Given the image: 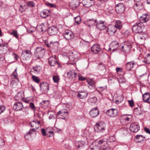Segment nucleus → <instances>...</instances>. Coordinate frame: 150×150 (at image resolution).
I'll return each instance as SVG.
<instances>
[{
  "instance_id": "obj_39",
  "label": "nucleus",
  "mask_w": 150,
  "mask_h": 150,
  "mask_svg": "<svg viewBox=\"0 0 150 150\" xmlns=\"http://www.w3.org/2000/svg\"><path fill=\"white\" fill-rule=\"evenodd\" d=\"M21 55L27 56H28L31 55V52L28 50H24L23 51L21 54Z\"/></svg>"
},
{
  "instance_id": "obj_52",
  "label": "nucleus",
  "mask_w": 150,
  "mask_h": 150,
  "mask_svg": "<svg viewBox=\"0 0 150 150\" xmlns=\"http://www.w3.org/2000/svg\"><path fill=\"white\" fill-rule=\"evenodd\" d=\"M128 102L129 103L130 106L131 107H132L134 106V101L132 100H128Z\"/></svg>"
},
{
  "instance_id": "obj_25",
  "label": "nucleus",
  "mask_w": 150,
  "mask_h": 150,
  "mask_svg": "<svg viewBox=\"0 0 150 150\" xmlns=\"http://www.w3.org/2000/svg\"><path fill=\"white\" fill-rule=\"evenodd\" d=\"M123 23L120 20H117L115 23V25H114L116 29L119 30L121 29L122 28Z\"/></svg>"
},
{
  "instance_id": "obj_40",
  "label": "nucleus",
  "mask_w": 150,
  "mask_h": 150,
  "mask_svg": "<svg viewBox=\"0 0 150 150\" xmlns=\"http://www.w3.org/2000/svg\"><path fill=\"white\" fill-rule=\"evenodd\" d=\"M68 114V110L66 109H63L59 111L57 113V115H59L61 114H62V115H64V114Z\"/></svg>"
},
{
  "instance_id": "obj_49",
  "label": "nucleus",
  "mask_w": 150,
  "mask_h": 150,
  "mask_svg": "<svg viewBox=\"0 0 150 150\" xmlns=\"http://www.w3.org/2000/svg\"><path fill=\"white\" fill-rule=\"evenodd\" d=\"M53 79L54 82L56 83H58L59 80V77L57 76H54Z\"/></svg>"
},
{
  "instance_id": "obj_15",
  "label": "nucleus",
  "mask_w": 150,
  "mask_h": 150,
  "mask_svg": "<svg viewBox=\"0 0 150 150\" xmlns=\"http://www.w3.org/2000/svg\"><path fill=\"white\" fill-rule=\"evenodd\" d=\"M91 50L93 53L96 54L100 51L101 49L98 45L96 44L93 45L91 47Z\"/></svg>"
},
{
  "instance_id": "obj_43",
  "label": "nucleus",
  "mask_w": 150,
  "mask_h": 150,
  "mask_svg": "<svg viewBox=\"0 0 150 150\" xmlns=\"http://www.w3.org/2000/svg\"><path fill=\"white\" fill-rule=\"evenodd\" d=\"M10 34L13 35L14 37H15L18 40L19 39V37L18 34V33L17 30H13L12 32L10 33Z\"/></svg>"
},
{
  "instance_id": "obj_16",
  "label": "nucleus",
  "mask_w": 150,
  "mask_h": 150,
  "mask_svg": "<svg viewBox=\"0 0 150 150\" xmlns=\"http://www.w3.org/2000/svg\"><path fill=\"white\" fill-rule=\"evenodd\" d=\"M58 31L57 28L55 26H52L48 28L47 32L50 35H53L57 33Z\"/></svg>"
},
{
  "instance_id": "obj_41",
  "label": "nucleus",
  "mask_w": 150,
  "mask_h": 150,
  "mask_svg": "<svg viewBox=\"0 0 150 150\" xmlns=\"http://www.w3.org/2000/svg\"><path fill=\"white\" fill-rule=\"evenodd\" d=\"M74 19L75 22V23L76 25H78L80 24L81 22V18L80 16L79 15L74 18Z\"/></svg>"
},
{
  "instance_id": "obj_44",
  "label": "nucleus",
  "mask_w": 150,
  "mask_h": 150,
  "mask_svg": "<svg viewBox=\"0 0 150 150\" xmlns=\"http://www.w3.org/2000/svg\"><path fill=\"white\" fill-rule=\"evenodd\" d=\"M32 79L33 81L37 83H39L40 81V79L38 77L35 75H33L32 76Z\"/></svg>"
},
{
  "instance_id": "obj_4",
  "label": "nucleus",
  "mask_w": 150,
  "mask_h": 150,
  "mask_svg": "<svg viewBox=\"0 0 150 150\" xmlns=\"http://www.w3.org/2000/svg\"><path fill=\"white\" fill-rule=\"evenodd\" d=\"M119 46V43L116 41L112 42L111 44V47L108 49V51L111 52L110 53H114Z\"/></svg>"
},
{
  "instance_id": "obj_18",
  "label": "nucleus",
  "mask_w": 150,
  "mask_h": 150,
  "mask_svg": "<svg viewBox=\"0 0 150 150\" xmlns=\"http://www.w3.org/2000/svg\"><path fill=\"white\" fill-rule=\"evenodd\" d=\"M31 127H34V129H38L41 126L40 122L38 120H33L30 123Z\"/></svg>"
},
{
  "instance_id": "obj_55",
  "label": "nucleus",
  "mask_w": 150,
  "mask_h": 150,
  "mask_svg": "<svg viewBox=\"0 0 150 150\" xmlns=\"http://www.w3.org/2000/svg\"><path fill=\"white\" fill-rule=\"evenodd\" d=\"M121 130L124 132V134H126L128 133V129L127 128H123Z\"/></svg>"
},
{
  "instance_id": "obj_20",
  "label": "nucleus",
  "mask_w": 150,
  "mask_h": 150,
  "mask_svg": "<svg viewBox=\"0 0 150 150\" xmlns=\"http://www.w3.org/2000/svg\"><path fill=\"white\" fill-rule=\"evenodd\" d=\"M143 99L144 102L150 103V93L149 92L145 93L143 95Z\"/></svg>"
},
{
  "instance_id": "obj_13",
  "label": "nucleus",
  "mask_w": 150,
  "mask_h": 150,
  "mask_svg": "<svg viewBox=\"0 0 150 150\" xmlns=\"http://www.w3.org/2000/svg\"><path fill=\"white\" fill-rule=\"evenodd\" d=\"M94 0H83L82 3L83 6L87 7L92 6L94 4Z\"/></svg>"
},
{
  "instance_id": "obj_31",
  "label": "nucleus",
  "mask_w": 150,
  "mask_h": 150,
  "mask_svg": "<svg viewBox=\"0 0 150 150\" xmlns=\"http://www.w3.org/2000/svg\"><path fill=\"white\" fill-rule=\"evenodd\" d=\"M40 104L42 107L44 108H46L48 106L49 104V102L48 100H44L40 103Z\"/></svg>"
},
{
  "instance_id": "obj_48",
  "label": "nucleus",
  "mask_w": 150,
  "mask_h": 150,
  "mask_svg": "<svg viewBox=\"0 0 150 150\" xmlns=\"http://www.w3.org/2000/svg\"><path fill=\"white\" fill-rule=\"evenodd\" d=\"M5 145V142L4 139L0 137V148Z\"/></svg>"
},
{
  "instance_id": "obj_54",
  "label": "nucleus",
  "mask_w": 150,
  "mask_h": 150,
  "mask_svg": "<svg viewBox=\"0 0 150 150\" xmlns=\"http://www.w3.org/2000/svg\"><path fill=\"white\" fill-rule=\"evenodd\" d=\"M66 107L68 109L70 110L71 108V103H67L65 105Z\"/></svg>"
},
{
  "instance_id": "obj_62",
  "label": "nucleus",
  "mask_w": 150,
  "mask_h": 150,
  "mask_svg": "<svg viewBox=\"0 0 150 150\" xmlns=\"http://www.w3.org/2000/svg\"><path fill=\"white\" fill-rule=\"evenodd\" d=\"M12 75L14 77V78H16L17 76V74L16 72L14 71L12 74Z\"/></svg>"
},
{
  "instance_id": "obj_10",
  "label": "nucleus",
  "mask_w": 150,
  "mask_h": 150,
  "mask_svg": "<svg viewBox=\"0 0 150 150\" xmlns=\"http://www.w3.org/2000/svg\"><path fill=\"white\" fill-rule=\"evenodd\" d=\"M64 37L67 40H70L74 37L73 33L70 31L66 30L64 34Z\"/></svg>"
},
{
  "instance_id": "obj_28",
  "label": "nucleus",
  "mask_w": 150,
  "mask_h": 150,
  "mask_svg": "<svg viewBox=\"0 0 150 150\" xmlns=\"http://www.w3.org/2000/svg\"><path fill=\"white\" fill-rule=\"evenodd\" d=\"M45 51L44 49L41 47H37L36 50V52L39 54L38 56L44 55Z\"/></svg>"
},
{
  "instance_id": "obj_19",
  "label": "nucleus",
  "mask_w": 150,
  "mask_h": 150,
  "mask_svg": "<svg viewBox=\"0 0 150 150\" xmlns=\"http://www.w3.org/2000/svg\"><path fill=\"white\" fill-rule=\"evenodd\" d=\"M88 95V93L86 91H79L77 96L81 99H84L86 98Z\"/></svg>"
},
{
  "instance_id": "obj_7",
  "label": "nucleus",
  "mask_w": 150,
  "mask_h": 150,
  "mask_svg": "<svg viewBox=\"0 0 150 150\" xmlns=\"http://www.w3.org/2000/svg\"><path fill=\"white\" fill-rule=\"evenodd\" d=\"M24 108L22 103L20 102H15L13 105V109L16 111H21Z\"/></svg>"
},
{
  "instance_id": "obj_22",
  "label": "nucleus",
  "mask_w": 150,
  "mask_h": 150,
  "mask_svg": "<svg viewBox=\"0 0 150 150\" xmlns=\"http://www.w3.org/2000/svg\"><path fill=\"white\" fill-rule=\"evenodd\" d=\"M105 142V141L103 140H99L94 147L95 149H96L97 150H99L103 146V144Z\"/></svg>"
},
{
  "instance_id": "obj_34",
  "label": "nucleus",
  "mask_w": 150,
  "mask_h": 150,
  "mask_svg": "<svg viewBox=\"0 0 150 150\" xmlns=\"http://www.w3.org/2000/svg\"><path fill=\"white\" fill-rule=\"evenodd\" d=\"M135 138L137 140V142H140L142 141H144L145 140V137L142 135H137Z\"/></svg>"
},
{
  "instance_id": "obj_9",
  "label": "nucleus",
  "mask_w": 150,
  "mask_h": 150,
  "mask_svg": "<svg viewBox=\"0 0 150 150\" xmlns=\"http://www.w3.org/2000/svg\"><path fill=\"white\" fill-rule=\"evenodd\" d=\"M90 115L93 117H97L99 114V111L98 107H96L92 108L90 111Z\"/></svg>"
},
{
  "instance_id": "obj_5",
  "label": "nucleus",
  "mask_w": 150,
  "mask_h": 150,
  "mask_svg": "<svg viewBox=\"0 0 150 150\" xmlns=\"http://www.w3.org/2000/svg\"><path fill=\"white\" fill-rule=\"evenodd\" d=\"M131 43L128 42H125L123 45L121 46L122 50L125 52H128L131 48Z\"/></svg>"
},
{
  "instance_id": "obj_26",
  "label": "nucleus",
  "mask_w": 150,
  "mask_h": 150,
  "mask_svg": "<svg viewBox=\"0 0 150 150\" xmlns=\"http://www.w3.org/2000/svg\"><path fill=\"white\" fill-rule=\"evenodd\" d=\"M50 14L49 11L45 10L41 11L40 13V15L42 18H46Z\"/></svg>"
},
{
  "instance_id": "obj_27",
  "label": "nucleus",
  "mask_w": 150,
  "mask_h": 150,
  "mask_svg": "<svg viewBox=\"0 0 150 150\" xmlns=\"http://www.w3.org/2000/svg\"><path fill=\"white\" fill-rule=\"evenodd\" d=\"M134 63V62H127L126 65V69L128 71L131 70L133 67Z\"/></svg>"
},
{
  "instance_id": "obj_59",
  "label": "nucleus",
  "mask_w": 150,
  "mask_h": 150,
  "mask_svg": "<svg viewBox=\"0 0 150 150\" xmlns=\"http://www.w3.org/2000/svg\"><path fill=\"white\" fill-rule=\"evenodd\" d=\"M144 130L146 133L150 134V130L148 128L146 127H145Z\"/></svg>"
},
{
  "instance_id": "obj_53",
  "label": "nucleus",
  "mask_w": 150,
  "mask_h": 150,
  "mask_svg": "<svg viewBox=\"0 0 150 150\" xmlns=\"http://www.w3.org/2000/svg\"><path fill=\"white\" fill-rule=\"evenodd\" d=\"M42 133L44 136H47V133L46 132V130L44 129H41Z\"/></svg>"
},
{
  "instance_id": "obj_6",
  "label": "nucleus",
  "mask_w": 150,
  "mask_h": 150,
  "mask_svg": "<svg viewBox=\"0 0 150 150\" xmlns=\"http://www.w3.org/2000/svg\"><path fill=\"white\" fill-rule=\"evenodd\" d=\"M129 129L131 132H136L139 130L140 127L137 123L133 122L131 124Z\"/></svg>"
},
{
  "instance_id": "obj_24",
  "label": "nucleus",
  "mask_w": 150,
  "mask_h": 150,
  "mask_svg": "<svg viewBox=\"0 0 150 150\" xmlns=\"http://www.w3.org/2000/svg\"><path fill=\"white\" fill-rule=\"evenodd\" d=\"M98 21L96 19L92 18L88 20V24L89 26H96L97 23Z\"/></svg>"
},
{
  "instance_id": "obj_14",
  "label": "nucleus",
  "mask_w": 150,
  "mask_h": 150,
  "mask_svg": "<svg viewBox=\"0 0 150 150\" xmlns=\"http://www.w3.org/2000/svg\"><path fill=\"white\" fill-rule=\"evenodd\" d=\"M40 86L43 91L47 92L49 90V84L46 82H42L40 84Z\"/></svg>"
},
{
  "instance_id": "obj_38",
  "label": "nucleus",
  "mask_w": 150,
  "mask_h": 150,
  "mask_svg": "<svg viewBox=\"0 0 150 150\" xmlns=\"http://www.w3.org/2000/svg\"><path fill=\"white\" fill-rule=\"evenodd\" d=\"M97 67L98 68L99 70L102 71L104 70L106 68V67L105 65L102 63H100L98 64Z\"/></svg>"
},
{
  "instance_id": "obj_58",
  "label": "nucleus",
  "mask_w": 150,
  "mask_h": 150,
  "mask_svg": "<svg viewBox=\"0 0 150 150\" xmlns=\"http://www.w3.org/2000/svg\"><path fill=\"white\" fill-rule=\"evenodd\" d=\"M138 3H136L135 4V5L137 7H141L142 6V3L139 2H138Z\"/></svg>"
},
{
  "instance_id": "obj_17",
  "label": "nucleus",
  "mask_w": 150,
  "mask_h": 150,
  "mask_svg": "<svg viewBox=\"0 0 150 150\" xmlns=\"http://www.w3.org/2000/svg\"><path fill=\"white\" fill-rule=\"evenodd\" d=\"M57 57H50L48 58L49 64L51 66H54L56 64H58V62L57 61Z\"/></svg>"
},
{
  "instance_id": "obj_60",
  "label": "nucleus",
  "mask_w": 150,
  "mask_h": 150,
  "mask_svg": "<svg viewBox=\"0 0 150 150\" xmlns=\"http://www.w3.org/2000/svg\"><path fill=\"white\" fill-rule=\"evenodd\" d=\"M122 69L121 68L119 67V68H116V72L117 73L119 72H122Z\"/></svg>"
},
{
  "instance_id": "obj_36",
  "label": "nucleus",
  "mask_w": 150,
  "mask_h": 150,
  "mask_svg": "<svg viewBox=\"0 0 150 150\" xmlns=\"http://www.w3.org/2000/svg\"><path fill=\"white\" fill-rule=\"evenodd\" d=\"M97 100V98L96 97H94L89 98L88 100V102L90 104H92L96 103Z\"/></svg>"
},
{
  "instance_id": "obj_35",
  "label": "nucleus",
  "mask_w": 150,
  "mask_h": 150,
  "mask_svg": "<svg viewBox=\"0 0 150 150\" xmlns=\"http://www.w3.org/2000/svg\"><path fill=\"white\" fill-rule=\"evenodd\" d=\"M26 5H24L22 6L21 5H20L21 7L23 9V7L27 6L28 7H33L35 6V4L32 1H28L26 2Z\"/></svg>"
},
{
  "instance_id": "obj_21",
  "label": "nucleus",
  "mask_w": 150,
  "mask_h": 150,
  "mask_svg": "<svg viewBox=\"0 0 150 150\" xmlns=\"http://www.w3.org/2000/svg\"><path fill=\"white\" fill-rule=\"evenodd\" d=\"M86 143L84 141H80L76 142L75 145L78 149H81L83 148L85 146Z\"/></svg>"
},
{
  "instance_id": "obj_42",
  "label": "nucleus",
  "mask_w": 150,
  "mask_h": 150,
  "mask_svg": "<svg viewBox=\"0 0 150 150\" xmlns=\"http://www.w3.org/2000/svg\"><path fill=\"white\" fill-rule=\"evenodd\" d=\"M106 86H99L98 88L96 91L98 92L101 93V92H103V91L105 90L106 89Z\"/></svg>"
},
{
  "instance_id": "obj_3",
  "label": "nucleus",
  "mask_w": 150,
  "mask_h": 150,
  "mask_svg": "<svg viewBox=\"0 0 150 150\" xmlns=\"http://www.w3.org/2000/svg\"><path fill=\"white\" fill-rule=\"evenodd\" d=\"M144 27L143 24L140 23H136L132 27L133 31L135 33H139L142 31Z\"/></svg>"
},
{
  "instance_id": "obj_2",
  "label": "nucleus",
  "mask_w": 150,
  "mask_h": 150,
  "mask_svg": "<svg viewBox=\"0 0 150 150\" xmlns=\"http://www.w3.org/2000/svg\"><path fill=\"white\" fill-rule=\"evenodd\" d=\"M106 113L107 115L110 117L114 118L116 117L118 115L119 112L118 109L111 108L108 109Z\"/></svg>"
},
{
  "instance_id": "obj_32",
  "label": "nucleus",
  "mask_w": 150,
  "mask_h": 150,
  "mask_svg": "<svg viewBox=\"0 0 150 150\" xmlns=\"http://www.w3.org/2000/svg\"><path fill=\"white\" fill-rule=\"evenodd\" d=\"M138 37L141 40H145L146 38H147V35L145 32L142 31L138 33Z\"/></svg>"
},
{
  "instance_id": "obj_63",
  "label": "nucleus",
  "mask_w": 150,
  "mask_h": 150,
  "mask_svg": "<svg viewBox=\"0 0 150 150\" xmlns=\"http://www.w3.org/2000/svg\"><path fill=\"white\" fill-rule=\"evenodd\" d=\"M31 136H30L29 134L28 133L25 135V137L26 139H29V137Z\"/></svg>"
},
{
  "instance_id": "obj_37",
  "label": "nucleus",
  "mask_w": 150,
  "mask_h": 150,
  "mask_svg": "<svg viewBox=\"0 0 150 150\" xmlns=\"http://www.w3.org/2000/svg\"><path fill=\"white\" fill-rule=\"evenodd\" d=\"M44 43L48 47H51L52 45L57 44V42H52L51 41L48 42V41L47 40H45L44 41Z\"/></svg>"
},
{
  "instance_id": "obj_46",
  "label": "nucleus",
  "mask_w": 150,
  "mask_h": 150,
  "mask_svg": "<svg viewBox=\"0 0 150 150\" xmlns=\"http://www.w3.org/2000/svg\"><path fill=\"white\" fill-rule=\"evenodd\" d=\"M35 132V129L33 128L30 129L28 133L29 134L30 136H32L33 134H36Z\"/></svg>"
},
{
  "instance_id": "obj_47",
  "label": "nucleus",
  "mask_w": 150,
  "mask_h": 150,
  "mask_svg": "<svg viewBox=\"0 0 150 150\" xmlns=\"http://www.w3.org/2000/svg\"><path fill=\"white\" fill-rule=\"evenodd\" d=\"M46 132L47 133L48 137H51L53 135V132L52 131H48V129H47Z\"/></svg>"
},
{
  "instance_id": "obj_57",
  "label": "nucleus",
  "mask_w": 150,
  "mask_h": 150,
  "mask_svg": "<svg viewBox=\"0 0 150 150\" xmlns=\"http://www.w3.org/2000/svg\"><path fill=\"white\" fill-rule=\"evenodd\" d=\"M79 79L81 81H85L86 79V78L82 76H80L79 77Z\"/></svg>"
},
{
  "instance_id": "obj_1",
  "label": "nucleus",
  "mask_w": 150,
  "mask_h": 150,
  "mask_svg": "<svg viewBox=\"0 0 150 150\" xmlns=\"http://www.w3.org/2000/svg\"><path fill=\"white\" fill-rule=\"evenodd\" d=\"M105 124L103 122H99L96 123L94 126V129L96 132H102L105 129Z\"/></svg>"
},
{
  "instance_id": "obj_8",
  "label": "nucleus",
  "mask_w": 150,
  "mask_h": 150,
  "mask_svg": "<svg viewBox=\"0 0 150 150\" xmlns=\"http://www.w3.org/2000/svg\"><path fill=\"white\" fill-rule=\"evenodd\" d=\"M106 27L104 21H98L97 23L96 27L99 30H104Z\"/></svg>"
},
{
  "instance_id": "obj_29",
  "label": "nucleus",
  "mask_w": 150,
  "mask_h": 150,
  "mask_svg": "<svg viewBox=\"0 0 150 150\" xmlns=\"http://www.w3.org/2000/svg\"><path fill=\"white\" fill-rule=\"evenodd\" d=\"M76 73L74 70H71L67 73L68 77L70 79H73L76 76Z\"/></svg>"
},
{
  "instance_id": "obj_51",
  "label": "nucleus",
  "mask_w": 150,
  "mask_h": 150,
  "mask_svg": "<svg viewBox=\"0 0 150 150\" xmlns=\"http://www.w3.org/2000/svg\"><path fill=\"white\" fill-rule=\"evenodd\" d=\"M6 109V107L4 106H0V114L3 112Z\"/></svg>"
},
{
  "instance_id": "obj_56",
  "label": "nucleus",
  "mask_w": 150,
  "mask_h": 150,
  "mask_svg": "<svg viewBox=\"0 0 150 150\" xmlns=\"http://www.w3.org/2000/svg\"><path fill=\"white\" fill-rule=\"evenodd\" d=\"M49 7H50L51 8H55V6L54 5V4L50 3H47L46 4Z\"/></svg>"
},
{
  "instance_id": "obj_45",
  "label": "nucleus",
  "mask_w": 150,
  "mask_h": 150,
  "mask_svg": "<svg viewBox=\"0 0 150 150\" xmlns=\"http://www.w3.org/2000/svg\"><path fill=\"white\" fill-rule=\"evenodd\" d=\"M29 107L33 111H36V108L33 103L32 102L30 103Z\"/></svg>"
},
{
  "instance_id": "obj_12",
  "label": "nucleus",
  "mask_w": 150,
  "mask_h": 150,
  "mask_svg": "<svg viewBox=\"0 0 150 150\" xmlns=\"http://www.w3.org/2000/svg\"><path fill=\"white\" fill-rule=\"evenodd\" d=\"M125 8L124 4L120 3L116 6V10L118 13H123L125 10Z\"/></svg>"
},
{
  "instance_id": "obj_33",
  "label": "nucleus",
  "mask_w": 150,
  "mask_h": 150,
  "mask_svg": "<svg viewBox=\"0 0 150 150\" xmlns=\"http://www.w3.org/2000/svg\"><path fill=\"white\" fill-rule=\"evenodd\" d=\"M69 3L70 6L75 8L77 7L78 5V2L76 0H70Z\"/></svg>"
},
{
  "instance_id": "obj_11",
  "label": "nucleus",
  "mask_w": 150,
  "mask_h": 150,
  "mask_svg": "<svg viewBox=\"0 0 150 150\" xmlns=\"http://www.w3.org/2000/svg\"><path fill=\"white\" fill-rule=\"evenodd\" d=\"M107 31L109 35H112L116 32L117 29L114 25H110L108 27Z\"/></svg>"
},
{
  "instance_id": "obj_30",
  "label": "nucleus",
  "mask_w": 150,
  "mask_h": 150,
  "mask_svg": "<svg viewBox=\"0 0 150 150\" xmlns=\"http://www.w3.org/2000/svg\"><path fill=\"white\" fill-rule=\"evenodd\" d=\"M15 99L16 101H20L23 99V98L22 96V93L18 92L17 94L15 96Z\"/></svg>"
},
{
  "instance_id": "obj_64",
  "label": "nucleus",
  "mask_w": 150,
  "mask_h": 150,
  "mask_svg": "<svg viewBox=\"0 0 150 150\" xmlns=\"http://www.w3.org/2000/svg\"><path fill=\"white\" fill-rule=\"evenodd\" d=\"M101 56H106L107 55V54L104 52H102L101 54Z\"/></svg>"
},
{
  "instance_id": "obj_50",
  "label": "nucleus",
  "mask_w": 150,
  "mask_h": 150,
  "mask_svg": "<svg viewBox=\"0 0 150 150\" xmlns=\"http://www.w3.org/2000/svg\"><path fill=\"white\" fill-rule=\"evenodd\" d=\"M144 61L146 64H150V57H146V60H144Z\"/></svg>"
},
{
  "instance_id": "obj_23",
  "label": "nucleus",
  "mask_w": 150,
  "mask_h": 150,
  "mask_svg": "<svg viewBox=\"0 0 150 150\" xmlns=\"http://www.w3.org/2000/svg\"><path fill=\"white\" fill-rule=\"evenodd\" d=\"M148 15L147 14L143 15L139 18V20L140 23L143 24V23H146L149 20L148 18L147 17Z\"/></svg>"
},
{
  "instance_id": "obj_61",
  "label": "nucleus",
  "mask_w": 150,
  "mask_h": 150,
  "mask_svg": "<svg viewBox=\"0 0 150 150\" xmlns=\"http://www.w3.org/2000/svg\"><path fill=\"white\" fill-rule=\"evenodd\" d=\"M4 47L6 48L5 45L2 44H0V50H2V49H4Z\"/></svg>"
}]
</instances>
